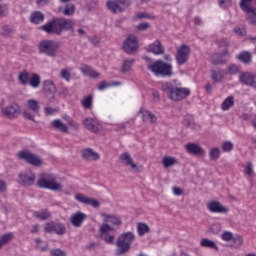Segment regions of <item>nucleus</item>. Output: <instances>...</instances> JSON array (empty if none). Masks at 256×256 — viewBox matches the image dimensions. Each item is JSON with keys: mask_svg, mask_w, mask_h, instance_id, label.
<instances>
[{"mask_svg": "<svg viewBox=\"0 0 256 256\" xmlns=\"http://www.w3.org/2000/svg\"><path fill=\"white\" fill-rule=\"evenodd\" d=\"M28 83H29L30 87L37 89V87H39V85H41V76H39L38 74L32 73L28 80Z\"/></svg>", "mask_w": 256, "mask_h": 256, "instance_id": "2f4dec72", "label": "nucleus"}, {"mask_svg": "<svg viewBox=\"0 0 256 256\" xmlns=\"http://www.w3.org/2000/svg\"><path fill=\"white\" fill-rule=\"evenodd\" d=\"M75 23L71 19L55 17L40 27L48 35H61L63 31H73Z\"/></svg>", "mask_w": 256, "mask_h": 256, "instance_id": "f257e3e1", "label": "nucleus"}, {"mask_svg": "<svg viewBox=\"0 0 256 256\" xmlns=\"http://www.w3.org/2000/svg\"><path fill=\"white\" fill-rule=\"evenodd\" d=\"M35 242L37 243V247L40 251H47L48 245L46 244L44 246H41V243H43V241L40 238H37Z\"/></svg>", "mask_w": 256, "mask_h": 256, "instance_id": "bf43d9fd", "label": "nucleus"}, {"mask_svg": "<svg viewBox=\"0 0 256 256\" xmlns=\"http://www.w3.org/2000/svg\"><path fill=\"white\" fill-rule=\"evenodd\" d=\"M60 77L61 79H64V81H71V71L67 68L62 69L60 71Z\"/></svg>", "mask_w": 256, "mask_h": 256, "instance_id": "09e8293b", "label": "nucleus"}, {"mask_svg": "<svg viewBox=\"0 0 256 256\" xmlns=\"http://www.w3.org/2000/svg\"><path fill=\"white\" fill-rule=\"evenodd\" d=\"M148 71H151L156 77H171L173 75V65L163 62V60H157L147 67Z\"/></svg>", "mask_w": 256, "mask_h": 256, "instance_id": "39448f33", "label": "nucleus"}, {"mask_svg": "<svg viewBox=\"0 0 256 256\" xmlns=\"http://www.w3.org/2000/svg\"><path fill=\"white\" fill-rule=\"evenodd\" d=\"M21 114V106L17 103H11L1 109V115L6 119H17Z\"/></svg>", "mask_w": 256, "mask_h": 256, "instance_id": "9d476101", "label": "nucleus"}, {"mask_svg": "<svg viewBox=\"0 0 256 256\" xmlns=\"http://www.w3.org/2000/svg\"><path fill=\"white\" fill-rule=\"evenodd\" d=\"M233 147L234 145L231 141H225L222 143V151H224V153H231V151H233Z\"/></svg>", "mask_w": 256, "mask_h": 256, "instance_id": "de8ad7c7", "label": "nucleus"}, {"mask_svg": "<svg viewBox=\"0 0 256 256\" xmlns=\"http://www.w3.org/2000/svg\"><path fill=\"white\" fill-rule=\"evenodd\" d=\"M106 5L112 13H123L129 7L130 3L127 0H108Z\"/></svg>", "mask_w": 256, "mask_h": 256, "instance_id": "ddd939ff", "label": "nucleus"}, {"mask_svg": "<svg viewBox=\"0 0 256 256\" xmlns=\"http://www.w3.org/2000/svg\"><path fill=\"white\" fill-rule=\"evenodd\" d=\"M245 175H248V177H251L253 175V165L251 163H248L245 167Z\"/></svg>", "mask_w": 256, "mask_h": 256, "instance_id": "13d9d810", "label": "nucleus"}, {"mask_svg": "<svg viewBox=\"0 0 256 256\" xmlns=\"http://www.w3.org/2000/svg\"><path fill=\"white\" fill-rule=\"evenodd\" d=\"M185 147L189 155H205V150L197 143H188Z\"/></svg>", "mask_w": 256, "mask_h": 256, "instance_id": "4be33fe9", "label": "nucleus"}, {"mask_svg": "<svg viewBox=\"0 0 256 256\" xmlns=\"http://www.w3.org/2000/svg\"><path fill=\"white\" fill-rule=\"evenodd\" d=\"M44 233H55V235H65L67 233V227L61 222H47L44 225Z\"/></svg>", "mask_w": 256, "mask_h": 256, "instance_id": "1a4fd4ad", "label": "nucleus"}, {"mask_svg": "<svg viewBox=\"0 0 256 256\" xmlns=\"http://www.w3.org/2000/svg\"><path fill=\"white\" fill-rule=\"evenodd\" d=\"M83 125L88 131L92 133H97L99 131V121L94 118H86L83 120Z\"/></svg>", "mask_w": 256, "mask_h": 256, "instance_id": "5701e85b", "label": "nucleus"}, {"mask_svg": "<svg viewBox=\"0 0 256 256\" xmlns=\"http://www.w3.org/2000/svg\"><path fill=\"white\" fill-rule=\"evenodd\" d=\"M68 125H70V127H72L74 131H77L79 129V123H77L76 121L70 120L68 122Z\"/></svg>", "mask_w": 256, "mask_h": 256, "instance_id": "774afa93", "label": "nucleus"}, {"mask_svg": "<svg viewBox=\"0 0 256 256\" xmlns=\"http://www.w3.org/2000/svg\"><path fill=\"white\" fill-rule=\"evenodd\" d=\"M211 79L212 81H215V83H221L223 81V74L219 73L215 70L211 71Z\"/></svg>", "mask_w": 256, "mask_h": 256, "instance_id": "49530a36", "label": "nucleus"}, {"mask_svg": "<svg viewBox=\"0 0 256 256\" xmlns=\"http://www.w3.org/2000/svg\"><path fill=\"white\" fill-rule=\"evenodd\" d=\"M29 21L33 25H41L45 21V14L41 11H34L30 14Z\"/></svg>", "mask_w": 256, "mask_h": 256, "instance_id": "b1692460", "label": "nucleus"}, {"mask_svg": "<svg viewBox=\"0 0 256 256\" xmlns=\"http://www.w3.org/2000/svg\"><path fill=\"white\" fill-rule=\"evenodd\" d=\"M99 3V0H89V3L87 4L88 11H91L93 7H97Z\"/></svg>", "mask_w": 256, "mask_h": 256, "instance_id": "680f3d73", "label": "nucleus"}, {"mask_svg": "<svg viewBox=\"0 0 256 256\" xmlns=\"http://www.w3.org/2000/svg\"><path fill=\"white\" fill-rule=\"evenodd\" d=\"M120 161L123 163V165H126V167H131L133 171L136 173H139V168L137 167V164L133 162V158H131V155L127 152H124L120 155Z\"/></svg>", "mask_w": 256, "mask_h": 256, "instance_id": "a211bd4d", "label": "nucleus"}, {"mask_svg": "<svg viewBox=\"0 0 256 256\" xmlns=\"http://www.w3.org/2000/svg\"><path fill=\"white\" fill-rule=\"evenodd\" d=\"M37 186L40 189H49L50 191H63V184L57 182V176L55 174H40Z\"/></svg>", "mask_w": 256, "mask_h": 256, "instance_id": "20e7f679", "label": "nucleus"}, {"mask_svg": "<svg viewBox=\"0 0 256 256\" xmlns=\"http://www.w3.org/2000/svg\"><path fill=\"white\" fill-rule=\"evenodd\" d=\"M239 79L241 83H243V85H248L249 87H251V83L253 81V74L249 72H243L242 74H240Z\"/></svg>", "mask_w": 256, "mask_h": 256, "instance_id": "473e14b6", "label": "nucleus"}, {"mask_svg": "<svg viewBox=\"0 0 256 256\" xmlns=\"http://www.w3.org/2000/svg\"><path fill=\"white\" fill-rule=\"evenodd\" d=\"M18 159L25 161L28 165H32L33 167H39L43 165V160L36 154L32 153L29 150H22L17 154Z\"/></svg>", "mask_w": 256, "mask_h": 256, "instance_id": "6e6552de", "label": "nucleus"}, {"mask_svg": "<svg viewBox=\"0 0 256 256\" xmlns=\"http://www.w3.org/2000/svg\"><path fill=\"white\" fill-rule=\"evenodd\" d=\"M181 84H177V80L170 82H163L161 84V89L164 93H167L171 101H183L191 95V90L189 88L179 87Z\"/></svg>", "mask_w": 256, "mask_h": 256, "instance_id": "f03ea898", "label": "nucleus"}, {"mask_svg": "<svg viewBox=\"0 0 256 256\" xmlns=\"http://www.w3.org/2000/svg\"><path fill=\"white\" fill-rule=\"evenodd\" d=\"M201 247H208V249H219L217 245L213 242V240H209L207 238H204L200 242Z\"/></svg>", "mask_w": 256, "mask_h": 256, "instance_id": "58836bf2", "label": "nucleus"}, {"mask_svg": "<svg viewBox=\"0 0 256 256\" xmlns=\"http://www.w3.org/2000/svg\"><path fill=\"white\" fill-rule=\"evenodd\" d=\"M241 68L237 64H230L227 66L226 71L228 75H237Z\"/></svg>", "mask_w": 256, "mask_h": 256, "instance_id": "79ce46f5", "label": "nucleus"}, {"mask_svg": "<svg viewBox=\"0 0 256 256\" xmlns=\"http://www.w3.org/2000/svg\"><path fill=\"white\" fill-rule=\"evenodd\" d=\"M102 217H104L105 223H111V225H114L115 227L123 225V222L119 216L103 213Z\"/></svg>", "mask_w": 256, "mask_h": 256, "instance_id": "a878e982", "label": "nucleus"}, {"mask_svg": "<svg viewBox=\"0 0 256 256\" xmlns=\"http://www.w3.org/2000/svg\"><path fill=\"white\" fill-rule=\"evenodd\" d=\"M81 103H82V107L84 109H91L93 107V96L88 95V96L84 97L82 99Z\"/></svg>", "mask_w": 256, "mask_h": 256, "instance_id": "e433bc0d", "label": "nucleus"}, {"mask_svg": "<svg viewBox=\"0 0 256 256\" xmlns=\"http://www.w3.org/2000/svg\"><path fill=\"white\" fill-rule=\"evenodd\" d=\"M221 237L223 241H233V233L229 231L224 232Z\"/></svg>", "mask_w": 256, "mask_h": 256, "instance_id": "6e6d98bb", "label": "nucleus"}, {"mask_svg": "<svg viewBox=\"0 0 256 256\" xmlns=\"http://www.w3.org/2000/svg\"><path fill=\"white\" fill-rule=\"evenodd\" d=\"M30 77L31 76L29 75V72L27 70H23L22 72H19V74H18V81L22 85H27L29 83Z\"/></svg>", "mask_w": 256, "mask_h": 256, "instance_id": "f704fd0d", "label": "nucleus"}, {"mask_svg": "<svg viewBox=\"0 0 256 256\" xmlns=\"http://www.w3.org/2000/svg\"><path fill=\"white\" fill-rule=\"evenodd\" d=\"M11 239H13V233L3 234L0 237V249H1V247H3V245H7V243H9V241H11Z\"/></svg>", "mask_w": 256, "mask_h": 256, "instance_id": "37998d69", "label": "nucleus"}, {"mask_svg": "<svg viewBox=\"0 0 256 256\" xmlns=\"http://www.w3.org/2000/svg\"><path fill=\"white\" fill-rule=\"evenodd\" d=\"M26 108L22 111V117H24L27 121H32L33 123H37L35 117H39L41 106L39 102L35 99H29L26 101Z\"/></svg>", "mask_w": 256, "mask_h": 256, "instance_id": "0eeeda50", "label": "nucleus"}, {"mask_svg": "<svg viewBox=\"0 0 256 256\" xmlns=\"http://www.w3.org/2000/svg\"><path fill=\"white\" fill-rule=\"evenodd\" d=\"M235 33L240 37H244V35H247V30H245V28H236Z\"/></svg>", "mask_w": 256, "mask_h": 256, "instance_id": "0e129e2a", "label": "nucleus"}, {"mask_svg": "<svg viewBox=\"0 0 256 256\" xmlns=\"http://www.w3.org/2000/svg\"><path fill=\"white\" fill-rule=\"evenodd\" d=\"M147 52L153 53L154 55H163L165 53V47L161 44V41L156 40L148 46Z\"/></svg>", "mask_w": 256, "mask_h": 256, "instance_id": "aec40b11", "label": "nucleus"}, {"mask_svg": "<svg viewBox=\"0 0 256 256\" xmlns=\"http://www.w3.org/2000/svg\"><path fill=\"white\" fill-rule=\"evenodd\" d=\"M100 237L103 241H105V243H108L109 245L113 244L115 241V236L113 235L104 234Z\"/></svg>", "mask_w": 256, "mask_h": 256, "instance_id": "603ef678", "label": "nucleus"}, {"mask_svg": "<svg viewBox=\"0 0 256 256\" xmlns=\"http://www.w3.org/2000/svg\"><path fill=\"white\" fill-rule=\"evenodd\" d=\"M189 46L182 45L180 48H178L176 53V62L178 65H185L189 59V53H190Z\"/></svg>", "mask_w": 256, "mask_h": 256, "instance_id": "2eb2a0df", "label": "nucleus"}, {"mask_svg": "<svg viewBox=\"0 0 256 256\" xmlns=\"http://www.w3.org/2000/svg\"><path fill=\"white\" fill-rule=\"evenodd\" d=\"M221 54L214 55L212 57V64L213 65H226L227 59H223Z\"/></svg>", "mask_w": 256, "mask_h": 256, "instance_id": "a19ab883", "label": "nucleus"}, {"mask_svg": "<svg viewBox=\"0 0 256 256\" xmlns=\"http://www.w3.org/2000/svg\"><path fill=\"white\" fill-rule=\"evenodd\" d=\"M85 219H87V215L81 211H78L70 217V223L73 225V227H81Z\"/></svg>", "mask_w": 256, "mask_h": 256, "instance_id": "6ab92c4d", "label": "nucleus"}, {"mask_svg": "<svg viewBox=\"0 0 256 256\" xmlns=\"http://www.w3.org/2000/svg\"><path fill=\"white\" fill-rule=\"evenodd\" d=\"M137 231H138V235L140 237H143V235H145L146 233H149L150 231L149 225H147L146 223H138Z\"/></svg>", "mask_w": 256, "mask_h": 256, "instance_id": "4c0bfd02", "label": "nucleus"}, {"mask_svg": "<svg viewBox=\"0 0 256 256\" xmlns=\"http://www.w3.org/2000/svg\"><path fill=\"white\" fill-rule=\"evenodd\" d=\"M219 47H229V41L225 38L218 40Z\"/></svg>", "mask_w": 256, "mask_h": 256, "instance_id": "69168bd1", "label": "nucleus"}, {"mask_svg": "<svg viewBox=\"0 0 256 256\" xmlns=\"http://www.w3.org/2000/svg\"><path fill=\"white\" fill-rule=\"evenodd\" d=\"M220 156L221 151L219 150V148H212L209 152V158L211 159V161H217Z\"/></svg>", "mask_w": 256, "mask_h": 256, "instance_id": "a18cd8bd", "label": "nucleus"}, {"mask_svg": "<svg viewBox=\"0 0 256 256\" xmlns=\"http://www.w3.org/2000/svg\"><path fill=\"white\" fill-rule=\"evenodd\" d=\"M183 125H185V127H188L190 129H194V131H199V129H201V125L195 124V121L191 116H185L183 120Z\"/></svg>", "mask_w": 256, "mask_h": 256, "instance_id": "bb28decb", "label": "nucleus"}, {"mask_svg": "<svg viewBox=\"0 0 256 256\" xmlns=\"http://www.w3.org/2000/svg\"><path fill=\"white\" fill-rule=\"evenodd\" d=\"M232 241L236 247H241L243 245V237L242 236L233 237Z\"/></svg>", "mask_w": 256, "mask_h": 256, "instance_id": "5fc2aeb1", "label": "nucleus"}, {"mask_svg": "<svg viewBox=\"0 0 256 256\" xmlns=\"http://www.w3.org/2000/svg\"><path fill=\"white\" fill-rule=\"evenodd\" d=\"M91 70L92 68L87 66V65H83L81 68H80V71L84 74V75H88L89 76V73H91Z\"/></svg>", "mask_w": 256, "mask_h": 256, "instance_id": "e2e57ef3", "label": "nucleus"}, {"mask_svg": "<svg viewBox=\"0 0 256 256\" xmlns=\"http://www.w3.org/2000/svg\"><path fill=\"white\" fill-rule=\"evenodd\" d=\"M15 33V30L13 29V27L9 26V25H3L1 26V31H0V35H2V37H11V35H13Z\"/></svg>", "mask_w": 256, "mask_h": 256, "instance_id": "c9c22d12", "label": "nucleus"}, {"mask_svg": "<svg viewBox=\"0 0 256 256\" xmlns=\"http://www.w3.org/2000/svg\"><path fill=\"white\" fill-rule=\"evenodd\" d=\"M111 231H114L113 227H111L109 224H102L99 228L100 237L103 235H109Z\"/></svg>", "mask_w": 256, "mask_h": 256, "instance_id": "ea45409f", "label": "nucleus"}, {"mask_svg": "<svg viewBox=\"0 0 256 256\" xmlns=\"http://www.w3.org/2000/svg\"><path fill=\"white\" fill-rule=\"evenodd\" d=\"M82 158L86 161H99V154L91 148L82 150Z\"/></svg>", "mask_w": 256, "mask_h": 256, "instance_id": "393cba45", "label": "nucleus"}, {"mask_svg": "<svg viewBox=\"0 0 256 256\" xmlns=\"http://www.w3.org/2000/svg\"><path fill=\"white\" fill-rule=\"evenodd\" d=\"M237 59L242 63H244L245 65H249L252 59L251 52L243 51L237 55Z\"/></svg>", "mask_w": 256, "mask_h": 256, "instance_id": "72a5a7b5", "label": "nucleus"}, {"mask_svg": "<svg viewBox=\"0 0 256 256\" xmlns=\"http://www.w3.org/2000/svg\"><path fill=\"white\" fill-rule=\"evenodd\" d=\"M251 1L253 0H241L240 1V9L247 13L250 25H256V10L253 6H251Z\"/></svg>", "mask_w": 256, "mask_h": 256, "instance_id": "9b49d317", "label": "nucleus"}, {"mask_svg": "<svg viewBox=\"0 0 256 256\" xmlns=\"http://www.w3.org/2000/svg\"><path fill=\"white\" fill-rule=\"evenodd\" d=\"M122 49L128 55H133V53H135V51L139 49V42L137 41V36L129 35L125 39Z\"/></svg>", "mask_w": 256, "mask_h": 256, "instance_id": "4468645a", "label": "nucleus"}, {"mask_svg": "<svg viewBox=\"0 0 256 256\" xmlns=\"http://www.w3.org/2000/svg\"><path fill=\"white\" fill-rule=\"evenodd\" d=\"M207 209L210 211V213H220L222 215H225L229 213V208L219 201H210L207 203Z\"/></svg>", "mask_w": 256, "mask_h": 256, "instance_id": "dca6fc26", "label": "nucleus"}, {"mask_svg": "<svg viewBox=\"0 0 256 256\" xmlns=\"http://www.w3.org/2000/svg\"><path fill=\"white\" fill-rule=\"evenodd\" d=\"M135 242V234L133 232H124L120 234L116 240V255L121 256L131 251V245Z\"/></svg>", "mask_w": 256, "mask_h": 256, "instance_id": "7ed1b4c3", "label": "nucleus"}, {"mask_svg": "<svg viewBox=\"0 0 256 256\" xmlns=\"http://www.w3.org/2000/svg\"><path fill=\"white\" fill-rule=\"evenodd\" d=\"M43 91L46 95H50V99H55L57 88L55 87V84L52 80L43 81Z\"/></svg>", "mask_w": 256, "mask_h": 256, "instance_id": "412c9836", "label": "nucleus"}, {"mask_svg": "<svg viewBox=\"0 0 256 256\" xmlns=\"http://www.w3.org/2000/svg\"><path fill=\"white\" fill-rule=\"evenodd\" d=\"M149 27H151V24L144 22V23L138 24L136 26V29L138 31H146V29H149Z\"/></svg>", "mask_w": 256, "mask_h": 256, "instance_id": "4d7b16f0", "label": "nucleus"}, {"mask_svg": "<svg viewBox=\"0 0 256 256\" xmlns=\"http://www.w3.org/2000/svg\"><path fill=\"white\" fill-rule=\"evenodd\" d=\"M33 216L36 219H39L40 221H47V219H50L51 213L47 209H42V210H39V211H35L33 213Z\"/></svg>", "mask_w": 256, "mask_h": 256, "instance_id": "cd10ccee", "label": "nucleus"}, {"mask_svg": "<svg viewBox=\"0 0 256 256\" xmlns=\"http://www.w3.org/2000/svg\"><path fill=\"white\" fill-rule=\"evenodd\" d=\"M35 173L31 170H25L18 175V183L22 187H33L35 185Z\"/></svg>", "mask_w": 256, "mask_h": 256, "instance_id": "f8f14e48", "label": "nucleus"}, {"mask_svg": "<svg viewBox=\"0 0 256 256\" xmlns=\"http://www.w3.org/2000/svg\"><path fill=\"white\" fill-rule=\"evenodd\" d=\"M90 43H92V45H94V47H97V45H99V43H101V38H99L98 36H92L91 38H89Z\"/></svg>", "mask_w": 256, "mask_h": 256, "instance_id": "052dcab7", "label": "nucleus"}, {"mask_svg": "<svg viewBox=\"0 0 256 256\" xmlns=\"http://www.w3.org/2000/svg\"><path fill=\"white\" fill-rule=\"evenodd\" d=\"M61 49V42L55 40H42L38 44V51L47 57H57V51Z\"/></svg>", "mask_w": 256, "mask_h": 256, "instance_id": "423d86ee", "label": "nucleus"}, {"mask_svg": "<svg viewBox=\"0 0 256 256\" xmlns=\"http://www.w3.org/2000/svg\"><path fill=\"white\" fill-rule=\"evenodd\" d=\"M107 87H111V84H108L107 82L102 81L99 84L98 89H99V91H104V89H107Z\"/></svg>", "mask_w": 256, "mask_h": 256, "instance_id": "338daca9", "label": "nucleus"}, {"mask_svg": "<svg viewBox=\"0 0 256 256\" xmlns=\"http://www.w3.org/2000/svg\"><path fill=\"white\" fill-rule=\"evenodd\" d=\"M235 105V98L233 96H228L221 104L222 111H229L231 107Z\"/></svg>", "mask_w": 256, "mask_h": 256, "instance_id": "7c9ffc66", "label": "nucleus"}, {"mask_svg": "<svg viewBox=\"0 0 256 256\" xmlns=\"http://www.w3.org/2000/svg\"><path fill=\"white\" fill-rule=\"evenodd\" d=\"M134 63H135V59L125 58L122 62L121 72L129 73V71H131V69L133 68Z\"/></svg>", "mask_w": 256, "mask_h": 256, "instance_id": "c85d7f7f", "label": "nucleus"}, {"mask_svg": "<svg viewBox=\"0 0 256 256\" xmlns=\"http://www.w3.org/2000/svg\"><path fill=\"white\" fill-rule=\"evenodd\" d=\"M162 163L165 169H167L168 167L175 165V163H177V159H175L174 157H164L162 159Z\"/></svg>", "mask_w": 256, "mask_h": 256, "instance_id": "c03bdc74", "label": "nucleus"}, {"mask_svg": "<svg viewBox=\"0 0 256 256\" xmlns=\"http://www.w3.org/2000/svg\"><path fill=\"white\" fill-rule=\"evenodd\" d=\"M51 125L54 129H57V131H61V133H69V128H67V125L63 124V122H61L59 119L52 121Z\"/></svg>", "mask_w": 256, "mask_h": 256, "instance_id": "c756f323", "label": "nucleus"}, {"mask_svg": "<svg viewBox=\"0 0 256 256\" xmlns=\"http://www.w3.org/2000/svg\"><path fill=\"white\" fill-rule=\"evenodd\" d=\"M64 15L71 16L75 13V5L73 4H67L66 8L63 11Z\"/></svg>", "mask_w": 256, "mask_h": 256, "instance_id": "8fccbe9b", "label": "nucleus"}, {"mask_svg": "<svg viewBox=\"0 0 256 256\" xmlns=\"http://www.w3.org/2000/svg\"><path fill=\"white\" fill-rule=\"evenodd\" d=\"M75 199L79 203H83L84 205H91V207H94L95 209H97V207H101V203L97 199L89 198L81 193L76 194Z\"/></svg>", "mask_w": 256, "mask_h": 256, "instance_id": "f3484780", "label": "nucleus"}, {"mask_svg": "<svg viewBox=\"0 0 256 256\" xmlns=\"http://www.w3.org/2000/svg\"><path fill=\"white\" fill-rule=\"evenodd\" d=\"M51 256H67V251L56 248L50 251Z\"/></svg>", "mask_w": 256, "mask_h": 256, "instance_id": "3c124183", "label": "nucleus"}, {"mask_svg": "<svg viewBox=\"0 0 256 256\" xmlns=\"http://www.w3.org/2000/svg\"><path fill=\"white\" fill-rule=\"evenodd\" d=\"M135 19H155V16H151L147 14L146 12L138 13L135 16Z\"/></svg>", "mask_w": 256, "mask_h": 256, "instance_id": "864d4df0", "label": "nucleus"}]
</instances>
